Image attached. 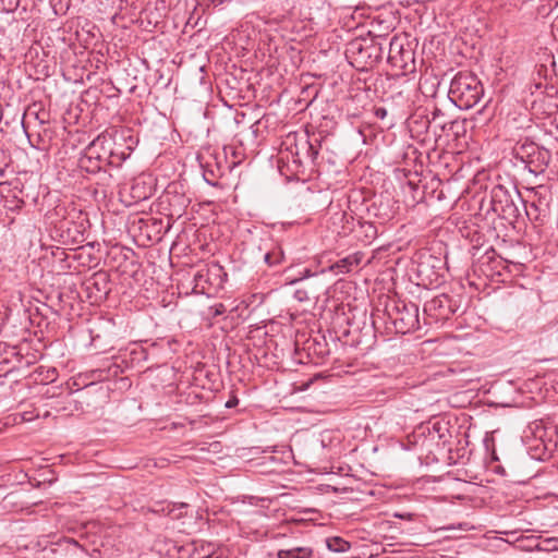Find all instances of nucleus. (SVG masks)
<instances>
[{"mask_svg": "<svg viewBox=\"0 0 558 558\" xmlns=\"http://www.w3.org/2000/svg\"><path fill=\"white\" fill-rule=\"evenodd\" d=\"M515 198L520 202L521 195L517 189L513 192L509 191L501 184L493 186L489 193L488 211L492 210L499 218L513 225L520 217V209L515 203Z\"/></svg>", "mask_w": 558, "mask_h": 558, "instance_id": "3", "label": "nucleus"}, {"mask_svg": "<svg viewBox=\"0 0 558 558\" xmlns=\"http://www.w3.org/2000/svg\"><path fill=\"white\" fill-rule=\"evenodd\" d=\"M292 549L296 558H311L313 556L311 547H293Z\"/></svg>", "mask_w": 558, "mask_h": 558, "instance_id": "25", "label": "nucleus"}, {"mask_svg": "<svg viewBox=\"0 0 558 558\" xmlns=\"http://www.w3.org/2000/svg\"><path fill=\"white\" fill-rule=\"evenodd\" d=\"M505 128L511 140L514 141L521 136L520 132L532 128V119L526 112H512L508 114Z\"/></svg>", "mask_w": 558, "mask_h": 558, "instance_id": "9", "label": "nucleus"}, {"mask_svg": "<svg viewBox=\"0 0 558 558\" xmlns=\"http://www.w3.org/2000/svg\"><path fill=\"white\" fill-rule=\"evenodd\" d=\"M204 179H205V181H206L208 184H210V185H213V186H216V185H217V182H216V181H214V179H208V174H207V173H205V174H204Z\"/></svg>", "mask_w": 558, "mask_h": 558, "instance_id": "33", "label": "nucleus"}, {"mask_svg": "<svg viewBox=\"0 0 558 558\" xmlns=\"http://www.w3.org/2000/svg\"><path fill=\"white\" fill-rule=\"evenodd\" d=\"M532 199L531 202H534L535 204L545 203L546 207L550 208V192L547 186L545 185H538L536 187L532 189Z\"/></svg>", "mask_w": 558, "mask_h": 558, "instance_id": "19", "label": "nucleus"}, {"mask_svg": "<svg viewBox=\"0 0 558 558\" xmlns=\"http://www.w3.org/2000/svg\"><path fill=\"white\" fill-rule=\"evenodd\" d=\"M278 558H296L293 553V549H280L277 554Z\"/></svg>", "mask_w": 558, "mask_h": 558, "instance_id": "28", "label": "nucleus"}, {"mask_svg": "<svg viewBox=\"0 0 558 558\" xmlns=\"http://www.w3.org/2000/svg\"><path fill=\"white\" fill-rule=\"evenodd\" d=\"M199 558H211V556H210V555H207V556H205V557H199Z\"/></svg>", "mask_w": 558, "mask_h": 558, "instance_id": "41", "label": "nucleus"}, {"mask_svg": "<svg viewBox=\"0 0 558 558\" xmlns=\"http://www.w3.org/2000/svg\"><path fill=\"white\" fill-rule=\"evenodd\" d=\"M308 350L319 359H324L330 353L325 337H320V339L314 338L313 342L308 345Z\"/></svg>", "mask_w": 558, "mask_h": 558, "instance_id": "17", "label": "nucleus"}, {"mask_svg": "<svg viewBox=\"0 0 558 558\" xmlns=\"http://www.w3.org/2000/svg\"><path fill=\"white\" fill-rule=\"evenodd\" d=\"M386 315L396 333L405 335L418 328V306L415 303L392 301L386 306Z\"/></svg>", "mask_w": 558, "mask_h": 558, "instance_id": "4", "label": "nucleus"}, {"mask_svg": "<svg viewBox=\"0 0 558 558\" xmlns=\"http://www.w3.org/2000/svg\"><path fill=\"white\" fill-rule=\"evenodd\" d=\"M360 232L363 233V241L369 244L377 236V228L373 222L369 221H360L359 222Z\"/></svg>", "mask_w": 558, "mask_h": 558, "instance_id": "20", "label": "nucleus"}, {"mask_svg": "<svg viewBox=\"0 0 558 558\" xmlns=\"http://www.w3.org/2000/svg\"><path fill=\"white\" fill-rule=\"evenodd\" d=\"M236 403H238V400L236 399H232V400L227 401L226 407L227 408H233Z\"/></svg>", "mask_w": 558, "mask_h": 558, "instance_id": "34", "label": "nucleus"}, {"mask_svg": "<svg viewBox=\"0 0 558 558\" xmlns=\"http://www.w3.org/2000/svg\"><path fill=\"white\" fill-rule=\"evenodd\" d=\"M433 428L437 432H439V423H434Z\"/></svg>", "mask_w": 558, "mask_h": 558, "instance_id": "36", "label": "nucleus"}, {"mask_svg": "<svg viewBox=\"0 0 558 558\" xmlns=\"http://www.w3.org/2000/svg\"><path fill=\"white\" fill-rule=\"evenodd\" d=\"M108 276L105 272L95 274L94 276V286L98 291L108 292Z\"/></svg>", "mask_w": 558, "mask_h": 558, "instance_id": "23", "label": "nucleus"}, {"mask_svg": "<svg viewBox=\"0 0 558 558\" xmlns=\"http://www.w3.org/2000/svg\"><path fill=\"white\" fill-rule=\"evenodd\" d=\"M436 258L428 256L426 260H421L416 266V276L420 279L417 284L433 286L439 283V275L434 270Z\"/></svg>", "mask_w": 558, "mask_h": 558, "instance_id": "12", "label": "nucleus"}, {"mask_svg": "<svg viewBox=\"0 0 558 558\" xmlns=\"http://www.w3.org/2000/svg\"><path fill=\"white\" fill-rule=\"evenodd\" d=\"M396 518L404 519V520H412L413 513L407 512V513H395Z\"/></svg>", "mask_w": 558, "mask_h": 558, "instance_id": "31", "label": "nucleus"}, {"mask_svg": "<svg viewBox=\"0 0 558 558\" xmlns=\"http://www.w3.org/2000/svg\"><path fill=\"white\" fill-rule=\"evenodd\" d=\"M295 296L298 298L299 301H304V300H308L310 298L306 295V292L305 291H302V290H298L295 292Z\"/></svg>", "mask_w": 558, "mask_h": 558, "instance_id": "30", "label": "nucleus"}, {"mask_svg": "<svg viewBox=\"0 0 558 558\" xmlns=\"http://www.w3.org/2000/svg\"><path fill=\"white\" fill-rule=\"evenodd\" d=\"M88 146L78 159V167L88 173H96L101 169L99 156L93 155V146Z\"/></svg>", "mask_w": 558, "mask_h": 558, "instance_id": "14", "label": "nucleus"}, {"mask_svg": "<svg viewBox=\"0 0 558 558\" xmlns=\"http://www.w3.org/2000/svg\"><path fill=\"white\" fill-rule=\"evenodd\" d=\"M218 271H220L218 265H213L211 267L204 265L197 269L193 275V291L196 293H207L209 288L214 286L211 276L217 275Z\"/></svg>", "mask_w": 558, "mask_h": 558, "instance_id": "10", "label": "nucleus"}, {"mask_svg": "<svg viewBox=\"0 0 558 558\" xmlns=\"http://www.w3.org/2000/svg\"><path fill=\"white\" fill-rule=\"evenodd\" d=\"M53 255L58 257L61 262H66L69 258L81 259L83 257V253H74L72 255H69L62 248H57V251L53 252Z\"/></svg>", "mask_w": 558, "mask_h": 558, "instance_id": "24", "label": "nucleus"}, {"mask_svg": "<svg viewBox=\"0 0 558 558\" xmlns=\"http://www.w3.org/2000/svg\"><path fill=\"white\" fill-rule=\"evenodd\" d=\"M92 259H94V258L92 257L90 254H88V262H90Z\"/></svg>", "mask_w": 558, "mask_h": 558, "instance_id": "38", "label": "nucleus"}, {"mask_svg": "<svg viewBox=\"0 0 558 558\" xmlns=\"http://www.w3.org/2000/svg\"><path fill=\"white\" fill-rule=\"evenodd\" d=\"M17 187L9 190L5 195H3V206L7 210L16 213L19 211L25 204V202L17 195Z\"/></svg>", "mask_w": 558, "mask_h": 558, "instance_id": "16", "label": "nucleus"}, {"mask_svg": "<svg viewBox=\"0 0 558 558\" xmlns=\"http://www.w3.org/2000/svg\"><path fill=\"white\" fill-rule=\"evenodd\" d=\"M484 95L477 76L471 72H459L451 80L448 97L461 110L473 108Z\"/></svg>", "mask_w": 558, "mask_h": 558, "instance_id": "1", "label": "nucleus"}, {"mask_svg": "<svg viewBox=\"0 0 558 558\" xmlns=\"http://www.w3.org/2000/svg\"><path fill=\"white\" fill-rule=\"evenodd\" d=\"M409 186H410L411 189H415V185H414L412 182H409Z\"/></svg>", "mask_w": 558, "mask_h": 558, "instance_id": "37", "label": "nucleus"}, {"mask_svg": "<svg viewBox=\"0 0 558 558\" xmlns=\"http://www.w3.org/2000/svg\"><path fill=\"white\" fill-rule=\"evenodd\" d=\"M361 262L360 254L349 255L339 262H337L331 269L337 274H348L352 270L353 267H356Z\"/></svg>", "mask_w": 558, "mask_h": 558, "instance_id": "15", "label": "nucleus"}, {"mask_svg": "<svg viewBox=\"0 0 558 558\" xmlns=\"http://www.w3.org/2000/svg\"><path fill=\"white\" fill-rule=\"evenodd\" d=\"M214 177V172H210V175H208V179H211Z\"/></svg>", "mask_w": 558, "mask_h": 558, "instance_id": "39", "label": "nucleus"}, {"mask_svg": "<svg viewBox=\"0 0 558 558\" xmlns=\"http://www.w3.org/2000/svg\"><path fill=\"white\" fill-rule=\"evenodd\" d=\"M214 177V172H210V175H208V179H211Z\"/></svg>", "mask_w": 558, "mask_h": 558, "instance_id": "40", "label": "nucleus"}, {"mask_svg": "<svg viewBox=\"0 0 558 558\" xmlns=\"http://www.w3.org/2000/svg\"><path fill=\"white\" fill-rule=\"evenodd\" d=\"M310 276H312L310 270L308 269H304L303 272H302V277L300 279L307 278Z\"/></svg>", "mask_w": 558, "mask_h": 558, "instance_id": "35", "label": "nucleus"}, {"mask_svg": "<svg viewBox=\"0 0 558 558\" xmlns=\"http://www.w3.org/2000/svg\"><path fill=\"white\" fill-rule=\"evenodd\" d=\"M329 550L335 553H344L350 548V544L341 537H330L326 539Z\"/></svg>", "mask_w": 558, "mask_h": 558, "instance_id": "22", "label": "nucleus"}, {"mask_svg": "<svg viewBox=\"0 0 558 558\" xmlns=\"http://www.w3.org/2000/svg\"><path fill=\"white\" fill-rule=\"evenodd\" d=\"M388 62L396 70V75L408 76L417 70L415 51L410 44H404L403 39L397 36L390 39Z\"/></svg>", "mask_w": 558, "mask_h": 558, "instance_id": "5", "label": "nucleus"}, {"mask_svg": "<svg viewBox=\"0 0 558 558\" xmlns=\"http://www.w3.org/2000/svg\"><path fill=\"white\" fill-rule=\"evenodd\" d=\"M423 312L436 320H445L449 319L457 312V307L449 295L440 294L427 301L424 304Z\"/></svg>", "mask_w": 558, "mask_h": 558, "instance_id": "7", "label": "nucleus"}, {"mask_svg": "<svg viewBox=\"0 0 558 558\" xmlns=\"http://www.w3.org/2000/svg\"><path fill=\"white\" fill-rule=\"evenodd\" d=\"M284 258L283 251L280 246H275L271 251L265 253L264 260L269 266L279 265Z\"/></svg>", "mask_w": 558, "mask_h": 558, "instance_id": "21", "label": "nucleus"}, {"mask_svg": "<svg viewBox=\"0 0 558 558\" xmlns=\"http://www.w3.org/2000/svg\"><path fill=\"white\" fill-rule=\"evenodd\" d=\"M375 116L379 119H384L387 116V110L385 108H376Z\"/></svg>", "mask_w": 558, "mask_h": 558, "instance_id": "29", "label": "nucleus"}, {"mask_svg": "<svg viewBox=\"0 0 558 558\" xmlns=\"http://www.w3.org/2000/svg\"><path fill=\"white\" fill-rule=\"evenodd\" d=\"M226 312L223 304H218L215 307V315H221Z\"/></svg>", "mask_w": 558, "mask_h": 558, "instance_id": "32", "label": "nucleus"}, {"mask_svg": "<svg viewBox=\"0 0 558 558\" xmlns=\"http://www.w3.org/2000/svg\"><path fill=\"white\" fill-rule=\"evenodd\" d=\"M53 558H85L87 550L74 538L59 539L51 549Z\"/></svg>", "mask_w": 558, "mask_h": 558, "instance_id": "8", "label": "nucleus"}, {"mask_svg": "<svg viewBox=\"0 0 558 558\" xmlns=\"http://www.w3.org/2000/svg\"><path fill=\"white\" fill-rule=\"evenodd\" d=\"M514 151L517 156H521V158L526 155L527 157H531L536 151L542 155V153L538 149V146H536L533 142H529L527 138L523 143H521V138L517 141V145L514 147Z\"/></svg>", "mask_w": 558, "mask_h": 558, "instance_id": "18", "label": "nucleus"}, {"mask_svg": "<svg viewBox=\"0 0 558 558\" xmlns=\"http://www.w3.org/2000/svg\"><path fill=\"white\" fill-rule=\"evenodd\" d=\"M320 143L318 140L312 142L305 137L300 144H296L295 155L299 157L300 162H306L308 166H316L319 155Z\"/></svg>", "mask_w": 558, "mask_h": 558, "instance_id": "11", "label": "nucleus"}, {"mask_svg": "<svg viewBox=\"0 0 558 558\" xmlns=\"http://www.w3.org/2000/svg\"><path fill=\"white\" fill-rule=\"evenodd\" d=\"M384 48L378 38L356 37L347 44L345 57L360 70L373 68L381 60Z\"/></svg>", "mask_w": 558, "mask_h": 558, "instance_id": "2", "label": "nucleus"}, {"mask_svg": "<svg viewBox=\"0 0 558 558\" xmlns=\"http://www.w3.org/2000/svg\"><path fill=\"white\" fill-rule=\"evenodd\" d=\"M89 228L87 215L81 210L72 209L68 216L59 222L57 230L60 232V241L63 244H78L85 241V234Z\"/></svg>", "mask_w": 558, "mask_h": 558, "instance_id": "6", "label": "nucleus"}, {"mask_svg": "<svg viewBox=\"0 0 558 558\" xmlns=\"http://www.w3.org/2000/svg\"><path fill=\"white\" fill-rule=\"evenodd\" d=\"M440 116H442L441 110H440V109H438V108H435V109L433 110V112H432V119H430V120L423 121L422 123H423V125H424L425 128H428V125H429L432 122H436V121H437V119H438Z\"/></svg>", "mask_w": 558, "mask_h": 558, "instance_id": "26", "label": "nucleus"}, {"mask_svg": "<svg viewBox=\"0 0 558 558\" xmlns=\"http://www.w3.org/2000/svg\"><path fill=\"white\" fill-rule=\"evenodd\" d=\"M550 208L545 203L535 204L531 202L525 204V215L527 219L534 223L543 225L549 216Z\"/></svg>", "mask_w": 558, "mask_h": 558, "instance_id": "13", "label": "nucleus"}, {"mask_svg": "<svg viewBox=\"0 0 558 558\" xmlns=\"http://www.w3.org/2000/svg\"><path fill=\"white\" fill-rule=\"evenodd\" d=\"M138 189H140L138 183L132 185V196L136 199H146L148 197V194L141 193V191H138Z\"/></svg>", "mask_w": 558, "mask_h": 558, "instance_id": "27", "label": "nucleus"}]
</instances>
